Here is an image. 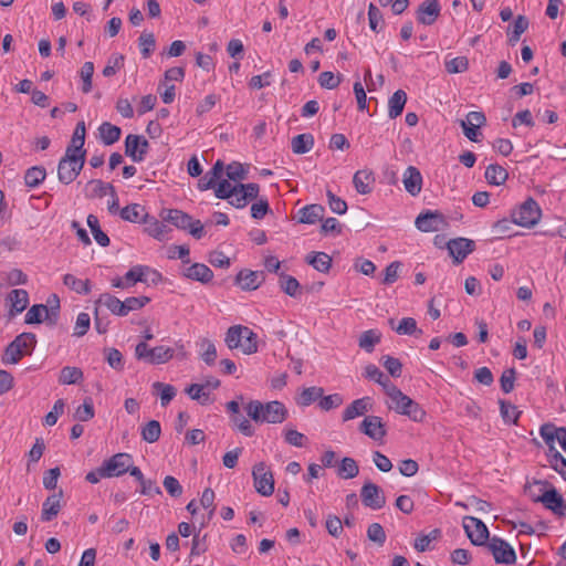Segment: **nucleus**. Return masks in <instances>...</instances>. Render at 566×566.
<instances>
[{
	"instance_id": "f704fd0d",
	"label": "nucleus",
	"mask_w": 566,
	"mask_h": 566,
	"mask_svg": "<svg viewBox=\"0 0 566 566\" xmlns=\"http://www.w3.org/2000/svg\"><path fill=\"white\" fill-rule=\"evenodd\" d=\"M306 261L315 270L326 273L332 266V258L325 252H312L306 256Z\"/></svg>"
},
{
	"instance_id": "e2e57ef3",
	"label": "nucleus",
	"mask_w": 566,
	"mask_h": 566,
	"mask_svg": "<svg viewBox=\"0 0 566 566\" xmlns=\"http://www.w3.org/2000/svg\"><path fill=\"white\" fill-rule=\"evenodd\" d=\"M150 298L147 296H132L123 301V316H126L129 312L144 307Z\"/></svg>"
},
{
	"instance_id": "a211bd4d",
	"label": "nucleus",
	"mask_w": 566,
	"mask_h": 566,
	"mask_svg": "<svg viewBox=\"0 0 566 566\" xmlns=\"http://www.w3.org/2000/svg\"><path fill=\"white\" fill-rule=\"evenodd\" d=\"M235 281L242 290L253 291L264 281V273L262 271L242 270L238 273Z\"/></svg>"
},
{
	"instance_id": "0eeeda50",
	"label": "nucleus",
	"mask_w": 566,
	"mask_h": 566,
	"mask_svg": "<svg viewBox=\"0 0 566 566\" xmlns=\"http://www.w3.org/2000/svg\"><path fill=\"white\" fill-rule=\"evenodd\" d=\"M496 564L513 565L516 562L514 548L504 539L493 536L485 545Z\"/></svg>"
},
{
	"instance_id": "052dcab7",
	"label": "nucleus",
	"mask_w": 566,
	"mask_h": 566,
	"mask_svg": "<svg viewBox=\"0 0 566 566\" xmlns=\"http://www.w3.org/2000/svg\"><path fill=\"white\" fill-rule=\"evenodd\" d=\"M125 56L123 54H113L106 66L103 69V75L111 77L117 73L124 66Z\"/></svg>"
},
{
	"instance_id": "a18cd8bd",
	"label": "nucleus",
	"mask_w": 566,
	"mask_h": 566,
	"mask_svg": "<svg viewBox=\"0 0 566 566\" xmlns=\"http://www.w3.org/2000/svg\"><path fill=\"white\" fill-rule=\"evenodd\" d=\"M46 177L45 168L42 166H33L25 171L24 182L29 188L38 187Z\"/></svg>"
},
{
	"instance_id": "13d9d810",
	"label": "nucleus",
	"mask_w": 566,
	"mask_h": 566,
	"mask_svg": "<svg viewBox=\"0 0 566 566\" xmlns=\"http://www.w3.org/2000/svg\"><path fill=\"white\" fill-rule=\"evenodd\" d=\"M380 342V335L373 329L364 332L359 337V347L370 353L376 344Z\"/></svg>"
},
{
	"instance_id": "7ed1b4c3",
	"label": "nucleus",
	"mask_w": 566,
	"mask_h": 566,
	"mask_svg": "<svg viewBox=\"0 0 566 566\" xmlns=\"http://www.w3.org/2000/svg\"><path fill=\"white\" fill-rule=\"evenodd\" d=\"M224 340L230 349L240 348L247 355L258 352V335L247 326H231L227 332Z\"/></svg>"
},
{
	"instance_id": "b1692460",
	"label": "nucleus",
	"mask_w": 566,
	"mask_h": 566,
	"mask_svg": "<svg viewBox=\"0 0 566 566\" xmlns=\"http://www.w3.org/2000/svg\"><path fill=\"white\" fill-rule=\"evenodd\" d=\"M353 184L356 191L360 195H368L373 190L375 177L371 170L363 169L355 172Z\"/></svg>"
},
{
	"instance_id": "39448f33",
	"label": "nucleus",
	"mask_w": 566,
	"mask_h": 566,
	"mask_svg": "<svg viewBox=\"0 0 566 566\" xmlns=\"http://www.w3.org/2000/svg\"><path fill=\"white\" fill-rule=\"evenodd\" d=\"M85 155L86 151L74 154L65 150V155L60 159L57 165V178L60 182L70 185L76 179L83 169Z\"/></svg>"
},
{
	"instance_id": "4c0bfd02",
	"label": "nucleus",
	"mask_w": 566,
	"mask_h": 566,
	"mask_svg": "<svg viewBox=\"0 0 566 566\" xmlns=\"http://www.w3.org/2000/svg\"><path fill=\"white\" fill-rule=\"evenodd\" d=\"M359 473V467L355 459L345 457L342 459L338 468L337 475L342 479L348 480L354 479Z\"/></svg>"
},
{
	"instance_id": "864d4df0",
	"label": "nucleus",
	"mask_w": 566,
	"mask_h": 566,
	"mask_svg": "<svg viewBox=\"0 0 566 566\" xmlns=\"http://www.w3.org/2000/svg\"><path fill=\"white\" fill-rule=\"evenodd\" d=\"M280 287L289 296L295 297L298 293L300 283L294 276L282 273L280 274Z\"/></svg>"
},
{
	"instance_id": "49530a36",
	"label": "nucleus",
	"mask_w": 566,
	"mask_h": 566,
	"mask_svg": "<svg viewBox=\"0 0 566 566\" xmlns=\"http://www.w3.org/2000/svg\"><path fill=\"white\" fill-rule=\"evenodd\" d=\"M63 283L78 294L87 295L91 292V282L88 280H80L73 274H65Z\"/></svg>"
},
{
	"instance_id": "680f3d73",
	"label": "nucleus",
	"mask_w": 566,
	"mask_h": 566,
	"mask_svg": "<svg viewBox=\"0 0 566 566\" xmlns=\"http://www.w3.org/2000/svg\"><path fill=\"white\" fill-rule=\"evenodd\" d=\"M446 70L450 74L465 72L469 67V60L465 56H457L444 63Z\"/></svg>"
},
{
	"instance_id": "ea45409f",
	"label": "nucleus",
	"mask_w": 566,
	"mask_h": 566,
	"mask_svg": "<svg viewBox=\"0 0 566 566\" xmlns=\"http://www.w3.org/2000/svg\"><path fill=\"white\" fill-rule=\"evenodd\" d=\"M87 226L90 227L91 229V232L95 239V241L101 245V247H107L109 245V238L108 235L101 229V226H99V221H98V218L94 214H88L87 216Z\"/></svg>"
},
{
	"instance_id": "e433bc0d",
	"label": "nucleus",
	"mask_w": 566,
	"mask_h": 566,
	"mask_svg": "<svg viewBox=\"0 0 566 566\" xmlns=\"http://www.w3.org/2000/svg\"><path fill=\"white\" fill-rule=\"evenodd\" d=\"M291 146L294 154H306L314 146V137L312 134L308 133L300 134L292 138Z\"/></svg>"
},
{
	"instance_id": "3c124183",
	"label": "nucleus",
	"mask_w": 566,
	"mask_h": 566,
	"mask_svg": "<svg viewBox=\"0 0 566 566\" xmlns=\"http://www.w3.org/2000/svg\"><path fill=\"white\" fill-rule=\"evenodd\" d=\"M138 45L144 59H148L156 48V40L151 32H143L138 39Z\"/></svg>"
},
{
	"instance_id": "6e6d98bb",
	"label": "nucleus",
	"mask_w": 566,
	"mask_h": 566,
	"mask_svg": "<svg viewBox=\"0 0 566 566\" xmlns=\"http://www.w3.org/2000/svg\"><path fill=\"white\" fill-rule=\"evenodd\" d=\"M239 188V184L232 185L229 180L222 179L217 184L214 189V195L219 199L227 200L228 198H232L234 191Z\"/></svg>"
},
{
	"instance_id": "6ab92c4d",
	"label": "nucleus",
	"mask_w": 566,
	"mask_h": 566,
	"mask_svg": "<svg viewBox=\"0 0 566 566\" xmlns=\"http://www.w3.org/2000/svg\"><path fill=\"white\" fill-rule=\"evenodd\" d=\"M63 497V490H59L57 493H53L48 496L46 500L42 504L41 520L43 522H50L61 511V499Z\"/></svg>"
},
{
	"instance_id": "603ef678",
	"label": "nucleus",
	"mask_w": 566,
	"mask_h": 566,
	"mask_svg": "<svg viewBox=\"0 0 566 566\" xmlns=\"http://www.w3.org/2000/svg\"><path fill=\"white\" fill-rule=\"evenodd\" d=\"M153 388L160 392V405L166 407L176 396V388L172 385L156 381Z\"/></svg>"
},
{
	"instance_id": "20e7f679",
	"label": "nucleus",
	"mask_w": 566,
	"mask_h": 566,
	"mask_svg": "<svg viewBox=\"0 0 566 566\" xmlns=\"http://www.w3.org/2000/svg\"><path fill=\"white\" fill-rule=\"evenodd\" d=\"M387 396L391 401L389 405L390 409H394L396 412L407 416L417 422H421L424 419L426 411L418 402L405 395L397 386L390 387V391Z\"/></svg>"
},
{
	"instance_id": "2eb2a0df",
	"label": "nucleus",
	"mask_w": 566,
	"mask_h": 566,
	"mask_svg": "<svg viewBox=\"0 0 566 566\" xmlns=\"http://www.w3.org/2000/svg\"><path fill=\"white\" fill-rule=\"evenodd\" d=\"M541 503L547 509L551 510L554 514L558 516L566 515V502L563 496L558 493V491L551 483V489L545 493L541 494L538 497Z\"/></svg>"
},
{
	"instance_id": "72a5a7b5",
	"label": "nucleus",
	"mask_w": 566,
	"mask_h": 566,
	"mask_svg": "<svg viewBox=\"0 0 566 566\" xmlns=\"http://www.w3.org/2000/svg\"><path fill=\"white\" fill-rule=\"evenodd\" d=\"M484 177L490 185L500 186L507 180L509 172L504 167L491 164L486 167Z\"/></svg>"
},
{
	"instance_id": "aec40b11",
	"label": "nucleus",
	"mask_w": 566,
	"mask_h": 566,
	"mask_svg": "<svg viewBox=\"0 0 566 566\" xmlns=\"http://www.w3.org/2000/svg\"><path fill=\"white\" fill-rule=\"evenodd\" d=\"M402 182L407 192L411 196H417L422 188L420 170L415 166H409L403 172Z\"/></svg>"
},
{
	"instance_id": "c85d7f7f",
	"label": "nucleus",
	"mask_w": 566,
	"mask_h": 566,
	"mask_svg": "<svg viewBox=\"0 0 566 566\" xmlns=\"http://www.w3.org/2000/svg\"><path fill=\"white\" fill-rule=\"evenodd\" d=\"M119 216L123 220L129 222H143L147 223L148 213L145 212V208L138 203H132L119 211Z\"/></svg>"
},
{
	"instance_id": "69168bd1",
	"label": "nucleus",
	"mask_w": 566,
	"mask_h": 566,
	"mask_svg": "<svg viewBox=\"0 0 566 566\" xmlns=\"http://www.w3.org/2000/svg\"><path fill=\"white\" fill-rule=\"evenodd\" d=\"M105 359L107 364L114 368L115 370L124 369V358L122 353L116 348H106L105 349Z\"/></svg>"
},
{
	"instance_id": "0e129e2a",
	"label": "nucleus",
	"mask_w": 566,
	"mask_h": 566,
	"mask_svg": "<svg viewBox=\"0 0 566 566\" xmlns=\"http://www.w3.org/2000/svg\"><path fill=\"white\" fill-rule=\"evenodd\" d=\"M395 331L400 335L417 334L419 336L422 334V331L417 328V322L412 317L402 318Z\"/></svg>"
},
{
	"instance_id": "2f4dec72",
	"label": "nucleus",
	"mask_w": 566,
	"mask_h": 566,
	"mask_svg": "<svg viewBox=\"0 0 566 566\" xmlns=\"http://www.w3.org/2000/svg\"><path fill=\"white\" fill-rule=\"evenodd\" d=\"M85 135H86V127L84 120H81L76 124V127L74 129L71 144L67 146L66 151H71L74 154H81L82 151H86L84 149V143H85Z\"/></svg>"
},
{
	"instance_id": "4be33fe9",
	"label": "nucleus",
	"mask_w": 566,
	"mask_h": 566,
	"mask_svg": "<svg viewBox=\"0 0 566 566\" xmlns=\"http://www.w3.org/2000/svg\"><path fill=\"white\" fill-rule=\"evenodd\" d=\"M224 170V164L222 160L218 159L213 167L202 176L198 181V188L201 191L213 189L218 180L221 178Z\"/></svg>"
},
{
	"instance_id": "de8ad7c7",
	"label": "nucleus",
	"mask_w": 566,
	"mask_h": 566,
	"mask_svg": "<svg viewBox=\"0 0 566 566\" xmlns=\"http://www.w3.org/2000/svg\"><path fill=\"white\" fill-rule=\"evenodd\" d=\"M146 224L147 226H146L145 230L150 237H153L159 241H163L166 239V234L169 231V229L167 228V226L164 222H161L155 218H151L150 220L147 219Z\"/></svg>"
},
{
	"instance_id": "79ce46f5",
	"label": "nucleus",
	"mask_w": 566,
	"mask_h": 566,
	"mask_svg": "<svg viewBox=\"0 0 566 566\" xmlns=\"http://www.w3.org/2000/svg\"><path fill=\"white\" fill-rule=\"evenodd\" d=\"M83 379V371L78 367L65 366L61 369L59 382L61 385L77 384Z\"/></svg>"
},
{
	"instance_id": "09e8293b",
	"label": "nucleus",
	"mask_w": 566,
	"mask_h": 566,
	"mask_svg": "<svg viewBox=\"0 0 566 566\" xmlns=\"http://www.w3.org/2000/svg\"><path fill=\"white\" fill-rule=\"evenodd\" d=\"M323 395H324V389L322 387L313 386V387L304 388L297 399V405L310 406L317 399H321Z\"/></svg>"
},
{
	"instance_id": "774afa93",
	"label": "nucleus",
	"mask_w": 566,
	"mask_h": 566,
	"mask_svg": "<svg viewBox=\"0 0 566 566\" xmlns=\"http://www.w3.org/2000/svg\"><path fill=\"white\" fill-rule=\"evenodd\" d=\"M369 27L373 31L379 32L384 25V18L380 10L373 3L368 7Z\"/></svg>"
},
{
	"instance_id": "bb28decb",
	"label": "nucleus",
	"mask_w": 566,
	"mask_h": 566,
	"mask_svg": "<svg viewBox=\"0 0 566 566\" xmlns=\"http://www.w3.org/2000/svg\"><path fill=\"white\" fill-rule=\"evenodd\" d=\"M87 198H103L107 193L115 196V188L112 184H106L101 179H92L85 187Z\"/></svg>"
},
{
	"instance_id": "8fccbe9b",
	"label": "nucleus",
	"mask_w": 566,
	"mask_h": 566,
	"mask_svg": "<svg viewBox=\"0 0 566 566\" xmlns=\"http://www.w3.org/2000/svg\"><path fill=\"white\" fill-rule=\"evenodd\" d=\"M97 303L103 304L113 314L123 316V301L116 296L109 293H104L99 296Z\"/></svg>"
},
{
	"instance_id": "338daca9",
	"label": "nucleus",
	"mask_w": 566,
	"mask_h": 566,
	"mask_svg": "<svg viewBox=\"0 0 566 566\" xmlns=\"http://www.w3.org/2000/svg\"><path fill=\"white\" fill-rule=\"evenodd\" d=\"M342 82V75H335L333 72L325 71L322 72L318 76V83L323 88L334 90Z\"/></svg>"
},
{
	"instance_id": "f3484780",
	"label": "nucleus",
	"mask_w": 566,
	"mask_h": 566,
	"mask_svg": "<svg viewBox=\"0 0 566 566\" xmlns=\"http://www.w3.org/2000/svg\"><path fill=\"white\" fill-rule=\"evenodd\" d=\"M443 216L438 211H427L426 213H420L416 218V227L423 232H432L438 231L440 224L443 223Z\"/></svg>"
},
{
	"instance_id": "58836bf2",
	"label": "nucleus",
	"mask_w": 566,
	"mask_h": 566,
	"mask_svg": "<svg viewBox=\"0 0 566 566\" xmlns=\"http://www.w3.org/2000/svg\"><path fill=\"white\" fill-rule=\"evenodd\" d=\"M175 349L166 346H156L151 348L149 363L151 365L166 364L175 356Z\"/></svg>"
},
{
	"instance_id": "6e6552de",
	"label": "nucleus",
	"mask_w": 566,
	"mask_h": 566,
	"mask_svg": "<svg viewBox=\"0 0 566 566\" xmlns=\"http://www.w3.org/2000/svg\"><path fill=\"white\" fill-rule=\"evenodd\" d=\"M463 528L473 545L482 546L488 544L490 539L489 530L480 518L464 516Z\"/></svg>"
},
{
	"instance_id": "c03bdc74",
	"label": "nucleus",
	"mask_w": 566,
	"mask_h": 566,
	"mask_svg": "<svg viewBox=\"0 0 566 566\" xmlns=\"http://www.w3.org/2000/svg\"><path fill=\"white\" fill-rule=\"evenodd\" d=\"M147 271H149V266L147 265H135L133 266L124 276L127 282V286H133L137 282L146 283L148 282Z\"/></svg>"
},
{
	"instance_id": "4d7b16f0",
	"label": "nucleus",
	"mask_w": 566,
	"mask_h": 566,
	"mask_svg": "<svg viewBox=\"0 0 566 566\" xmlns=\"http://www.w3.org/2000/svg\"><path fill=\"white\" fill-rule=\"evenodd\" d=\"M46 311V305L44 304H34L32 305L25 314L24 322L25 324H40L44 319V314Z\"/></svg>"
},
{
	"instance_id": "ddd939ff",
	"label": "nucleus",
	"mask_w": 566,
	"mask_h": 566,
	"mask_svg": "<svg viewBox=\"0 0 566 566\" xmlns=\"http://www.w3.org/2000/svg\"><path fill=\"white\" fill-rule=\"evenodd\" d=\"M132 455L128 453H117L103 462L104 471L108 478L120 476L129 470Z\"/></svg>"
},
{
	"instance_id": "c756f323",
	"label": "nucleus",
	"mask_w": 566,
	"mask_h": 566,
	"mask_svg": "<svg viewBox=\"0 0 566 566\" xmlns=\"http://www.w3.org/2000/svg\"><path fill=\"white\" fill-rule=\"evenodd\" d=\"M364 376L367 379H370L377 384H379L386 395L390 391V387H396L395 384L391 382L389 377H387L376 365L369 364L365 367Z\"/></svg>"
},
{
	"instance_id": "a878e982",
	"label": "nucleus",
	"mask_w": 566,
	"mask_h": 566,
	"mask_svg": "<svg viewBox=\"0 0 566 566\" xmlns=\"http://www.w3.org/2000/svg\"><path fill=\"white\" fill-rule=\"evenodd\" d=\"M8 301L11 304L9 314L11 317H13L27 308L29 304V294L25 290H12L8 294Z\"/></svg>"
},
{
	"instance_id": "473e14b6",
	"label": "nucleus",
	"mask_w": 566,
	"mask_h": 566,
	"mask_svg": "<svg viewBox=\"0 0 566 566\" xmlns=\"http://www.w3.org/2000/svg\"><path fill=\"white\" fill-rule=\"evenodd\" d=\"M407 102V94L402 90L396 91L388 101V116L394 119L401 115Z\"/></svg>"
},
{
	"instance_id": "393cba45",
	"label": "nucleus",
	"mask_w": 566,
	"mask_h": 566,
	"mask_svg": "<svg viewBox=\"0 0 566 566\" xmlns=\"http://www.w3.org/2000/svg\"><path fill=\"white\" fill-rule=\"evenodd\" d=\"M325 209L322 205L313 203L307 205L298 210V222L306 224H314L322 220Z\"/></svg>"
},
{
	"instance_id": "9d476101",
	"label": "nucleus",
	"mask_w": 566,
	"mask_h": 566,
	"mask_svg": "<svg viewBox=\"0 0 566 566\" xmlns=\"http://www.w3.org/2000/svg\"><path fill=\"white\" fill-rule=\"evenodd\" d=\"M149 143L144 136L129 134L125 139V155L135 163H140L145 159Z\"/></svg>"
},
{
	"instance_id": "9b49d317",
	"label": "nucleus",
	"mask_w": 566,
	"mask_h": 566,
	"mask_svg": "<svg viewBox=\"0 0 566 566\" xmlns=\"http://www.w3.org/2000/svg\"><path fill=\"white\" fill-rule=\"evenodd\" d=\"M361 502L366 507L380 510L386 504L382 490L373 482H366L360 490Z\"/></svg>"
},
{
	"instance_id": "4468645a",
	"label": "nucleus",
	"mask_w": 566,
	"mask_h": 566,
	"mask_svg": "<svg viewBox=\"0 0 566 566\" xmlns=\"http://www.w3.org/2000/svg\"><path fill=\"white\" fill-rule=\"evenodd\" d=\"M359 430L375 441H381L387 434L385 423L378 416H367L359 424Z\"/></svg>"
},
{
	"instance_id": "f8f14e48",
	"label": "nucleus",
	"mask_w": 566,
	"mask_h": 566,
	"mask_svg": "<svg viewBox=\"0 0 566 566\" xmlns=\"http://www.w3.org/2000/svg\"><path fill=\"white\" fill-rule=\"evenodd\" d=\"M449 254L453 258L455 264H460L463 260L474 251L475 243L467 238L451 239L447 243Z\"/></svg>"
},
{
	"instance_id": "1a4fd4ad",
	"label": "nucleus",
	"mask_w": 566,
	"mask_h": 566,
	"mask_svg": "<svg viewBox=\"0 0 566 566\" xmlns=\"http://www.w3.org/2000/svg\"><path fill=\"white\" fill-rule=\"evenodd\" d=\"M254 488L263 496H270L274 492V479L270 470H266L264 462H259L252 470Z\"/></svg>"
},
{
	"instance_id": "f03ea898",
	"label": "nucleus",
	"mask_w": 566,
	"mask_h": 566,
	"mask_svg": "<svg viewBox=\"0 0 566 566\" xmlns=\"http://www.w3.org/2000/svg\"><path fill=\"white\" fill-rule=\"evenodd\" d=\"M35 346L36 337L33 333H21L6 347L2 363L4 365L18 364L24 356H30Z\"/></svg>"
},
{
	"instance_id": "412c9836",
	"label": "nucleus",
	"mask_w": 566,
	"mask_h": 566,
	"mask_svg": "<svg viewBox=\"0 0 566 566\" xmlns=\"http://www.w3.org/2000/svg\"><path fill=\"white\" fill-rule=\"evenodd\" d=\"M182 275L192 281L207 284L212 280L213 272L203 263H193L182 270Z\"/></svg>"
},
{
	"instance_id": "a19ab883",
	"label": "nucleus",
	"mask_w": 566,
	"mask_h": 566,
	"mask_svg": "<svg viewBox=\"0 0 566 566\" xmlns=\"http://www.w3.org/2000/svg\"><path fill=\"white\" fill-rule=\"evenodd\" d=\"M161 434V426L157 420H150L142 427V439L148 443H155L159 440Z\"/></svg>"
},
{
	"instance_id": "c9c22d12",
	"label": "nucleus",
	"mask_w": 566,
	"mask_h": 566,
	"mask_svg": "<svg viewBox=\"0 0 566 566\" xmlns=\"http://www.w3.org/2000/svg\"><path fill=\"white\" fill-rule=\"evenodd\" d=\"M98 133L102 142L105 145H113L120 138L122 130L118 126H115L108 122H104L98 127Z\"/></svg>"
},
{
	"instance_id": "bf43d9fd",
	"label": "nucleus",
	"mask_w": 566,
	"mask_h": 566,
	"mask_svg": "<svg viewBox=\"0 0 566 566\" xmlns=\"http://www.w3.org/2000/svg\"><path fill=\"white\" fill-rule=\"evenodd\" d=\"M231 421L234 427L245 437H252L254 434V429L251 422L241 412L232 415Z\"/></svg>"
},
{
	"instance_id": "423d86ee",
	"label": "nucleus",
	"mask_w": 566,
	"mask_h": 566,
	"mask_svg": "<svg viewBox=\"0 0 566 566\" xmlns=\"http://www.w3.org/2000/svg\"><path fill=\"white\" fill-rule=\"evenodd\" d=\"M542 210L533 198H527L518 208L512 211L513 222L524 228H532L538 223Z\"/></svg>"
},
{
	"instance_id": "cd10ccee",
	"label": "nucleus",
	"mask_w": 566,
	"mask_h": 566,
	"mask_svg": "<svg viewBox=\"0 0 566 566\" xmlns=\"http://www.w3.org/2000/svg\"><path fill=\"white\" fill-rule=\"evenodd\" d=\"M161 218L164 221H167L181 230H187L188 227L191 226L192 220L191 216L178 209L164 211L161 213Z\"/></svg>"
},
{
	"instance_id": "5fc2aeb1",
	"label": "nucleus",
	"mask_w": 566,
	"mask_h": 566,
	"mask_svg": "<svg viewBox=\"0 0 566 566\" xmlns=\"http://www.w3.org/2000/svg\"><path fill=\"white\" fill-rule=\"evenodd\" d=\"M185 391L192 400H197L202 406L208 405L210 401L209 392H206L205 386L200 384H191Z\"/></svg>"
},
{
	"instance_id": "f257e3e1",
	"label": "nucleus",
	"mask_w": 566,
	"mask_h": 566,
	"mask_svg": "<svg viewBox=\"0 0 566 566\" xmlns=\"http://www.w3.org/2000/svg\"><path fill=\"white\" fill-rule=\"evenodd\" d=\"M244 410L253 421L260 423H282L289 417V411L284 403L277 400L265 403L259 400H251L245 405Z\"/></svg>"
},
{
	"instance_id": "7c9ffc66",
	"label": "nucleus",
	"mask_w": 566,
	"mask_h": 566,
	"mask_svg": "<svg viewBox=\"0 0 566 566\" xmlns=\"http://www.w3.org/2000/svg\"><path fill=\"white\" fill-rule=\"evenodd\" d=\"M530 21L525 15H517L512 24L507 28L506 34L511 45L520 41L521 35L528 29Z\"/></svg>"
},
{
	"instance_id": "5701e85b",
	"label": "nucleus",
	"mask_w": 566,
	"mask_h": 566,
	"mask_svg": "<svg viewBox=\"0 0 566 566\" xmlns=\"http://www.w3.org/2000/svg\"><path fill=\"white\" fill-rule=\"evenodd\" d=\"M371 409V399L369 397H363L354 400L343 411V421L355 419L359 416L365 415Z\"/></svg>"
},
{
	"instance_id": "dca6fc26",
	"label": "nucleus",
	"mask_w": 566,
	"mask_h": 566,
	"mask_svg": "<svg viewBox=\"0 0 566 566\" xmlns=\"http://www.w3.org/2000/svg\"><path fill=\"white\" fill-rule=\"evenodd\" d=\"M441 7L438 0H424L417 10V20L424 25H431L440 15Z\"/></svg>"
},
{
	"instance_id": "37998d69",
	"label": "nucleus",
	"mask_w": 566,
	"mask_h": 566,
	"mask_svg": "<svg viewBox=\"0 0 566 566\" xmlns=\"http://www.w3.org/2000/svg\"><path fill=\"white\" fill-rule=\"evenodd\" d=\"M551 489V483L544 480H534L525 485L524 491L530 496V499L534 502H541L538 497H541L542 493H545Z\"/></svg>"
}]
</instances>
